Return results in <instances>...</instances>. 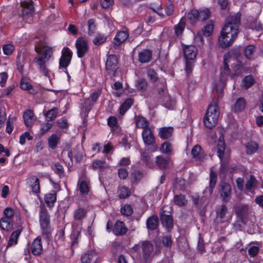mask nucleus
<instances>
[{"mask_svg":"<svg viewBox=\"0 0 263 263\" xmlns=\"http://www.w3.org/2000/svg\"><path fill=\"white\" fill-rule=\"evenodd\" d=\"M147 75L153 82H156L158 79L157 72L153 68H149L147 70Z\"/></svg>","mask_w":263,"mask_h":263,"instance_id":"nucleus-62","label":"nucleus"},{"mask_svg":"<svg viewBox=\"0 0 263 263\" xmlns=\"http://www.w3.org/2000/svg\"><path fill=\"white\" fill-rule=\"evenodd\" d=\"M218 104V99H213L212 103L209 105L203 118L204 125L209 129L214 127L218 122L219 116Z\"/></svg>","mask_w":263,"mask_h":263,"instance_id":"nucleus-3","label":"nucleus"},{"mask_svg":"<svg viewBox=\"0 0 263 263\" xmlns=\"http://www.w3.org/2000/svg\"><path fill=\"white\" fill-rule=\"evenodd\" d=\"M143 174L142 171H135L130 174V180L132 183H138L143 178Z\"/></svg>","mask_w":263,"mask_h":263,"instance_id":"nucleus-49","label":"nucleus"},{"mask_svg":"<svg viewBox=\"0 0 263 263\" xmlns=\"http://www.w3.org/2000/svg\"><path fill=\"white\" fill-rule=\"evenodd\" d=\"M159 226V218L156 214L149 217L146 220L147 228L151 230H156Z\"/></svg>","mask_w":263,"mask_h":263,"instance_id":"nucleus-26","label":"nucleus"},{"mask_svg":"<svg viewBox=\"0 0 263 263\" xmlns=\"http://www.w3.org/2000/svg\"><path fill=\"white\" fill-rule=\"evenodd\" d=\"M20 86L22 89L27 90L30 93L34 94L35 93V91L33 88L32 86L24 78L21 79Z\"/></svg>","mask_w":263,"mask_h":263,"instance_id":"nucleus-46","label":"nucleus"},{"mask_svg":"<svg viewBox=\"0 0 263 263\" xmlns=\"http://www.w3.org/2000/svg\"><path fill=\"white\" fill-rule=\"evenodd\" d=\"M128 231L124 222L120 220H117L112 229L113 233L116 236L123 235Z\"/></svg>","mask_w":263,"mask_h":263,"instance_id":"nucleus-16","label":"nucleus"},{"mask_svg":"<svg viewBox=\"0 0 263 263\" xmlns=\"http://www.w3.org/2000/svg\"><path fill=\"white\" fill-rule=\"evenodd\" d=\"M246 152L248 155L254 154L258 149V144L254 141H250L246 144Z\"/></svg>","mask_w":263,"mask_h":263,"instance_id":"nucleus-38","label":"nucleus"},{"mask_svg":"<svg viewBox=\"0 0 263 263\" xmlns=\"http://www.w3.org/2000/svg\"><path fill=\"white\" fill-rule=\"evenodd\" d=\"M60 135L52 134L47 139L49 147L52 149H56L58 144H60Z\"/></svg>","mask_w":263,"mask_h":263,"instance_id":"nucleus-29","label":"nucleus"},{"mask_svg":"<svg viewBox=\"0 0 263 263\" xmlns=\"http://www.w3.org/2000/svg\"><path fill=\"white\" fill-rule=\"evenodd\" d=\"M108 166V164L105 161L99 159L95 160L91 164V167L93 170H98L100 172L103 171Z\"/></svg>","mask_w":263,"mask_h":263,"instance_id":"nucleus-32","label":"nucleus"},{"mask_svg":"<svg viewBox=\"0 0 263 263\" xmlns=\"http://www.w3.org/2000/svg\"><path fill=\"white\" fill-rule=\"evenodd\" d=\"M174 201L179 206H185L187 204V200L185 196L182 194L176 195L174 197Z\"/></svg>","mask_w":263,"mask_h":263,"instance_id":"nucleus-44","label":"nucleus"},{"mask_svg":"<svg viewBox=\"0 0 263 263\" xmlns=\"http://www.w3.org/2000/svg\"><path fill=\"white\" fill-rule=\"evenodd\" d=\"M136 86L138 91L144 92L147 90L148 84L146 79H141L137 81Z\"/></svg>","mask_w":263,"mask_h":263,"instance_id":"nucleus-41","label":"nucleus"},{"mask_svg":"<svg viewBox=\"0 0 263 263\" xmlns=\"http://www.w3.org/2000/svg\"><path fill=\"white\" fill-rule=\"evenodd\" d=\"M118 59L115 54L108 55L105 63V70L107 74L111 77H115L116 76L118 69Z\"/></svg>","mask_w":263,"mask_h":263,"instance_id":"nucleus-4","label":"nucleus"},{"mask_svg":"<svg viewBox=\"0 0 263 263\" xmlns=\"http://www.w3.org/2000/svg\"><path fill=\"white\" fill-rule=\"evenodd\" d=\"M96 25L95 20L93 18L89 19L88 21V34L91 36L93 34L96 30Z\"/></svg>","mask_w":263,"mask_h":263,"instance_id":"nucleus-58","label":"nucleus"},{"mask_svg":"<svg viewBox=\"0 0 263 263\" xmlns=\"http://www.w3.org/2000/svg\"><path fill=\"white\" fill-rule=\"evenodd\" d=\"M23 119L24 123L27 127H31L36 120L34 112L31 109H28L24 112Z\"/></svg>","mask_w":263,"mask_h":263,"instance_id":"nucleus-23","label":"nucleus"},{"mask_svg":"<svg viewBox=\"0 0 263 263\" xmlns=\"http://www.w3.org/2000/svg\"><path fill=\"white\" fill-rule=\"evenodd\" d=\"M255 51V46L253 45H249L243 50V54L245 57L248 60L254 59L253 54Z\"/></svg>","mask_w":263,"mask_h":263,"instance_id":"nucleus-47","label":"nucleus"},{"mask_svg":"<svg viewBox=\"0 0 263 263\" xmlns=\"http://www.w3.org/2000/svg\"><path fill=\"white\" fill-rule=\"evenodd\" d=\"M174 129L171 127H164L159 128L158 136L162 140H166L172 137Z\"/></svg>","mask_w":263,"mask_h":263,"instance_id":"nucleus-27","label":"nucleus"},{"mask_svg":"<svg viewBox=\"0 0 263 263\" xmlns=\"http://www.w3.org/2000/svg\"><path fill=\"white\" fill-rule=\"evenodd\" d=\"M257 181L253 175H250L245 184V188L247 191L252 192L256 188Z\"/></svg>","mask_w":263,"mask_h":263,"instance_id":"nucleus-33","label":"nucleus"},{"mask_svg":"<svg viewBox=\"0 0 263 263\" xmlns=\"http://www.w3.org/2000/svg\"><path fill=\"white\" fill-rule=\"evenodd\" d=\"M155 162L159 168L165 169L168 164L169 159L165 158L161 155L158 156L156 157Z\"/></svg>","mask_w":263,"mask_h":263,"instance_id":"nucleus-40","label":"nucleus"},{"mask_svg":"<svg viewBox=\"0 0 263 263\" xmlns=\"http://www.w3.org/2000/svg\"><path fill=\"white\" fill-rule=\"evenodd\" d=\"M158 98L162 101H168L170 100V96L168 94L167 90L164 83H162V87L158 89Z\"/></svg>","mask_w":263,"mask_h":263,"instance_id":"nucleus-31","label":"nucleus"},{"mask_svg":"<svg viewBox=\"0 0 263 263\" xmlns=\"http://www.w3.org/2000/svg\"><path fill=\"white\" fill-rule=\"evenodd\" d=\"M27 182L33 194L37 195L40 193V182L36 176L32 175L29 177L27 179Z\"/></svg>","mask_w":263,"mask_h":263,"instance_id":"nucleus-13","label":"nucleus"},{"mask_svg":"<svg viewBox=\"0 0 263 263\" xmlns=\"http://www.w3.org/2000/svg\"><path fill=\"white\" fill-rule=\"evenodd\" d=\"M183 53L185 60H195L197 53V49L195 46L186 45L183 48Z\"/></svg>","mask_w":263,"mask_h":263,"instance_id":"nucleus-15","label":"nucleus"},{"mask_svg":"<svg viewBox=\"0 0 263 263\" xmlns=\"http://www.w3.org/2000/svg\"><path fill=\"white\" fill-rule=\"evenodd\" d=\"M132 251L137 253V257L139 258L141 263H149L152 259L154 246L149 241H142L135 245Z\"/></svg>","mask_w":263,"mask_h":263,"instance_id":"nucleus-2","label":"nucleus"},{"mask_svg":"<svg viewBox=\"0 0 263 263\" xmlns=\"http://www.w3.org/2000/svg\"><path fill=\"white\" fill-rule=\"evenodd\" d=\"M199 21H204L210 16V11L208 9L199 11Z\"/></svg>","mask_w":263,"mask_h":263,"instance_id":"nucleus-63","label":"nucleus"},{"mask_svg":"<svg viewBox=\"0 0 263 263\" xmlns=\"http://www.w3.org/2000/svg\"><path fill=\"white\" fill-rule=\"evenodd\" d=\"M87 211L85 208L79 207L74 212L73 217L76 220L82 221L87 215Z\"/></svg>","mask_w":263,"mask_h":263,"instance_id":"nucleus-35","label":"nucleus"},{"mask_svg":"<svg viewBox=\"0 0 263 263\" xmlns=\"http://www.w3.org/2000/svg\"><path fill=\"white\" fill-rule=\"evenodd\" d=\"M134 103V99L129 98L127 99L121 105L120 108V114L123 115L130 108Z\"/></svg>","mask_w":263,"mask_h":263,"instance_id":"nucleus-45","label":"nucleus"},{"mask_svg":"<svg viewBox=\"0 0 263 263\" xmlns=\"http://www.w3.org/2000/svg\"><path fill=\"white\" fill-rule=\"evenodd\" d=\"M59 111V109L57 107L48 110L44 114L45 117L47 118V121L48 122L54 121L58 117Z\"/></svg>","mask_w":263,"mask_h":263,"instance_id":"nucleus-36","label":"nucleus"},{"mask_svg":"<svg viewBox=\"0 0 263 263\" xmlns=\"http://www.w3.org/2000/svg\"><path fill=\"white\" fill-rule=\"evenodd\" d=\"M213 25L210 24L206 25L204 27L203 30H202V32L199 31L197 32L196 35V39L199 40L200 41H202V34H203L204 35L206 36H210L213 30Z\"/></svg>","mask_w":263,"mask_h":263,"instance_id":"nucleus-30","label":"nucleus"},{"mask_svg":"<svg viewBox=\"0 0 263 263\" xmlns=\"http://www.w3.org/2000/svg\"><path fill=\"white\" fill-rule=\"evenodd\" d=\"M135 122L137 128H142L143 130L149 128L148 121L143 117L140 116H135Z\"/></svg>","mask_w":263,"mask_h":263,"instance_id":"nucleus-28","label":"nucleus"},{"mask_svg":"<svg viewBox=\"0 0 263 263\" xmlns=\"http://www.w3.org/2000/svg\"><path fill=\"white\" fill-rule=\"evenodd\" d=\"M12 222V220L3 217L0 220V228L3 230L9 231L11 229Z\"/></svg>","mask_w":263,"mask_h":263,"instance_id":"nucleus-53","label":"nucleus"},{"mask_svg":"<svg viewBox=\"0 0 263 263\" xmlns=\"http://www.w3.org/2000/svg\"><path fill=\"white\" fill-rule=\"evenodd\" d=\"M218 192L223 202H229L232 197L231 185L225 181H220L218 184Z\"/></svg>","mask_w":263,"mask_h":263,"instance_id":"nucleus-5","label":"nucleus"},{"mask_svg":"<svg viewBox=\"0 0 263 263\" xmlns=\"http://www.w3.org/2000/svg\"><path fill=\"white\" fill-rule=\"evenodd\" d=\"M173 147L172 144L168 141L164 142L160 147V151L163 154L170 156L172 154Z\"/></svg>","mask_w":263,"mask_h":263,"instance_id":"nucleus-34","label":"nucleus"},{"mask_svg":"<svg viewBox=\"0 0 263 263\" xmlns=\"http://www.w3.org/2000/svg\"><path fill=\"white\" fill-rule=\"evenodd\" d=\"M118 197L120 199H125L131 195V192L128 187L125 186H122L118 188Z\"/></svg>","mask_w":263,"mask_h":263,"instance_id":"nucleus-43","label":"nucleus"},{"mask_svg":"<svg viewBox=\"0 0 263 263\" xmlns=\"http://www.w3.org/2000/svg\"><path fill=\"white\" fill-rule=\"evenodd\" d=\"M31 252L34 256H40L43 252L42 239L40 236L36 237L30 246Z\"/></svg>","mask_w":263,"mask_h":263,"instance_id":"nucleus-14","label":"nucleus"},{"mask_svg":"<svg viewBox=\"0 0 263 263\" xmlns=\"http://www.w3.org/2000/svg\"><path fill=\"white\" fill-rule=\"evenodd\" d=\"M142 138L145 145L153 147V152L156 151L158 149V147L156 143V138L150 128L143 130Z\"/></svg>","mask_w":263,"mask_h":263,"instance_id":"nucleus-8","label":"nucleus"},{"mask_svg":"<svg viewBox=\"0 0 263 263\" xmlns=\"http://www.w3.org/2000/svg\"><path fill=\"white\" fill-rule=\"evenodd\" d=\"M23 229L22 226L20 225L17 227V229L11 233L7 245V248L15 246L17 243L18 239Z\"/></svg>","mask_w":263,"mask_h":263,"instance_id":"nucleus-18","label":"nucleus"},{"mask_svg":"<svg viewBox=\"0 0 263 263\" xmlns=\"http://www.w3.org/2000/svg\"><path fill=\"white\" fill-rule=\"evenodd\" d=\"M241 13L238 12L227 17L218 38L220 46L226 48L231 46L238 36Z\"/></svg>","mask_w":263,"mask_h":263,"instance_id":"nucleus-1","label":"nucleus"},{"mask_svg":"<svg viewBox=\"0 0 263 263\" xmlns=\"http://www.w3.org/2000/svg\"><path fill=\"white\" fill-rule=\"evenodd\" d=\"M120 211L122 215L128 216L133 213V209L130 204H125L121 207Z\"/></svg>","mask_w":263,"mask_h":263,"instance_id":"nucleus-57","label":"nucleus"},{"mask_svg":"<svg viewBox=\"0 0 263 263\" xmlns=\"http://www.w3.org/2000/svg\"><path fill=\"white\" fill-rule=\"evenodd\" d=\"M22 7L21 12L19 13V15L24 19L26 17H32L34 12V7L32 2L30 0L29 1H23L21 3Z\"/></svg>","mask_w":263,"mask_h":263,"instance_id":"nucleus-11","label":"nucleus"},{"mask_svg":"<svg viewBox=\"0 0 263 263\" xmlns=\"http://www.w3.org/2000/svg\"><path fill=\"white\" fill-rule=\"evenodd\" d=\"M231 74V70L229 68L228 59L224 58L223 62V65L220 68V81L222 83L226 82L228 77Z\"/></svg>","mask_w":263,"mask_h":263,"instance_id":"nucleus-19","label":"nucleus"},{"mask_svg":"<svg viewBox=\"0 0 263 263\" xmlns=\"http://www.w3.org/2000/svg\"><path fill=\"white\" fill-rule=\"evenodd\" d=\"M246 106V101L245 98H238L234 105V111L235 112H240L243 110Z\"/></svg>","mask_w":263,"mask_h":263,"instance_id":"nucleus-37","label":"nucleus"},{"mask_svg":"<svg viewBox=\"0 0 263 263\" xmlns=\"http://www.w3.org/2000/svg\"><path fill=\"white\" fill-rule=\"evenodd\" d=\"M40 225L50 224V215L44 205L40 208Z\"/></svg>","mask_w":263,"mask_h":263,"instance_id":"nucleus-24","label":"nucleus"},{"mask_svg":"<svg viewBox=\"0 0 263 263\" xmlns=\"http://www.w3.org/2000/svg\"><path fill=\"white\" fill-rule=\"evenodd\" d=\"M243 81L244 83V86L247 89L251 87L255 83V80L251 75L245 77Z\"/></svg>","mask_w":263,"mask_h":263,"instance_id":"nucleus-61","label":"nucleus"},{"mask_svg":"<svg viewBox=\"0 0 263 263\" xmlns=\"http://www.w3.org/2000/svg\"><path fill=\"white\" fill-rule=\"evenodd\" d=\"M107 124L111 128V130H115L118 127L117 118L115 116L109 117L107 119Z\"/></svg>","mask_w":263,"mask_h":263,"instance_id":"nucleus-56","label":"nucleus"},{"mask_svg":"<svg viewBox=\"0 0 263 263\" xmlns=\"http://www.w3.org/2000/svg\"><path fill=\"white\" fill-rule=\"evenodd\" d=\"M3 214L4 218H6V219H9L10 220H12L14 215V212L13 209L11 208H6L3 212Z\"/></svg>","mask_w":263,"mask_h":263,"instance_id":"nucleus-64","label":"nucleus"},{"mask_svg":"<svg viewBox=\"0 0 263 263\" xmlns=\"http://www.w3.org/2000/svg\"><path fill=\"white\" fill-rule=\"evenodd\" d=\"M228 208L225 204H222L221 207L216 211V216L217 218H220L222 222L226 221V215L228 213Z\"/></svg>","mask_w":263,"mask_h":263,"instance_id":"nucleus-42","label":"nucleus"},{"mask_svg":"<svg viewBox=\"0 0 263 263\" xmlns=\"http://www.w3.org/2000/svg\"><path fill=\"white\" fill-rule=\"evenodd\" d=\"M77 187L81 196L85 197L90 192L89 181L86 180H79L78 182Z\"/></svg>","mask_w":263,"mask_h":263,"instance_id":"nucleus-22","label":"nucleus"},{"mask_svg":"<svg viewBox=\"0 0 263 263\" xmlns=\"http://www.w3.org/2000/svg\"><path fill=\"white\" fill-rule=\"evenodd\" d=\"M34 63L37 65V68L39 69L40 73L45 76H48L49 70L46 66V63L48 62L45 60H43L41 57H35L33 60Z\"/></svg>","mask_w":263,"mask_h":263,"instance_id":"nucleus-17","label":"nucleus"},{"mask_svg":"<svg viewBox=\"0 0 263 263\" xmlns=\"http://www.w3.org/2000/svg\"><path fill=\"white\" fill-rule=\"evenodd\" d=\"M142 160L145 163L146 165L151 168L153 166V163L151 160V155L148 152H143L141 154Z\"/></svg>","mask_w":263,"mask_h":263,"instance_id":"nucleus-54","label":"nucleus"},{"mask_svg":"<svg viewBox=\"0 0 263 263\" xmlns=\"http://www.w3.org/2000/svg\"><path fill=\"white\" fill-rule=\"evenodd\" d=\"M129 36V32L127 30L119 31L117 32L111 43L110 49L114 51L120 49L121 45L124 43Z\"/></svg>","mask_w":263,"mask_h":263,"instance_id":"nucleus-6","label":"nucleus"},{"mask_svg":"<svg viewBox=\"0 0 263 263\" xmlns=\"http://www.w3.org/2000/svg\"><path fill=\"white\" fill-rule=\"evenodd\" d=\"M153 57V51L149 49H144L138 54V61L141 63L149 62Z\"/></svg>","mask_w":263,"mask_h":263,"instance_id":"nucleus-20","label":"nucleus"},{"mask_svg":"<svg viewBox=\"0 0 263 263\" xmlns=\"http://www.w3.org/2000/svg\"><path fill=\"white\" fill-rule=\"evenodd\" d=\"M57 194L55 191H51L45 195L44 201L48 208H52L54 206L57 201Z\"/></svg>","mask_w":263,"mask_h":263,"instance_id":"nucleus-25","label":"nucleus"},{"mask_svg":"<svg viewBox=\"0 0 263 263\" xmlns=\"http://www.w3.org/2000/svg\"><path fill=\"white\" fill-rule=\"evenodd\" d=\"M185 25V18L184 17H182L179 22L174 26L175 33L177 36L181 35L182 34Z\"/></svg>","mask_w":263,"mask_h":263,"instance_id":"nucleus-39","label":"nucleus"},{"mask_svg":"<svg viewBox=\"0 0 263 263\" xmlns=\"http://www.w3.org/2000/svg\"><path fill=\"white\" fill-rule=\"evenodd\" d=\"M199 11L196 9L191 10L187 14V17L191 24H195L199 21Z\"/></svg>","mask_w":263,"mask_h":263,"instance_id":"nucleus-50","label":"nucleus"},{"mask_svg":"<svg viewBox=\"0 0 263 263\" xmlns=\"http://www.w3.org/2000/svg\"><path fill=\"white\" fill-rule=\"evenodd\" d=\"M217 180V173L211 168L210 173L209 185L205 190V192L208 193L210 195H212L215 187Z\"/></svg>","mask_w":263,"mask_h":263,"instance_id":"nucleus-21","label":"nucleus"},{"mask_svg":"<svg viewBox=\"0 0 263 263\" xmlns=\"http://www.w3.org/2000/svg\"><path fill=\"white\" fill-rule=\"evenodd\" d=\"M75 46L78 57L80 58L84 57L89 50L88 41L82 36L77 39Z\"/></svg>","mask_w":263,"mask_h":263,"instance_id":"nucleus-7","label":"nucleus"},{"mask_svg":"<svg viewBox=\"0 0 263 263\" xmlns=\"http://www.w3.org/2000/svg\"><path fill=\"white\" fill-rule=\"evenodd\" d=\"M248 207L246 205H240L237 207L235 210V213L237 215V217L246 218V216L248 214Z\"/></svg>","mask_w":263,"mask_h":263,"instance_id":"nucleus-48","label":"nucleus"},{"mask_svg":"<svg viewBox=\"0 0 263 263\" xmlns=\"http://www.w3.org/2000/svg\"><path fill=\"white\" fill-rule=\"evenodd\" d=\"M160 217L161 223L163 227L170 232L174 227V219L173 216L170 212H166L164 208L161 209Z\"/></svg>","mask_w":263,"mask_h":263,"instance_id":"nucleus-9","label":"nucleus"},{"mask_svg":"<svg viewBox=\"0 0 263 263\" xmlns=\"http://www.w3.org/2000/svg\"><path fill=\"white\" fill-rule=\"evenodd\" d=\"M40 226L42 230V235L44 236L46 239L50 238L51 234V229L50 224Z\"/></svg>","mask_w":263,"mask_h":263,"instance_id":"nucleus-59","label":"nucleus"},{"mask_svg":"<svg viewBox=\"0 0 263 263\" xmlns=\"http://www.w3.org/2000/svg\"><path fill=\"white\" fill-rule=\"evenodd\" d=\"M162 243L167 248H171L173 244V240L171 235H166L163 236L161 239Z\"/></svg>","mask_w":263,"mask_h":263,"instance_id":"nucleus-60","label":"nucleus"},{"mask_svg":"<svg viewBox=\"0 0 263 263\" xmlns=\"http://www.w3.org/2000/svg\"><path fill=\"white\" fill-rule=\"evenodd\" d=\"M106 40V35L104 34L98 33L92 40V43L96 46H99L105 43Z\"/></svg>","mask_w":263,"mask_h":263,"instance_id":"nucleus-51","label":"nucleus"},{"mask_svg":"<svg viewBox=\"0 0 263 263\" xmlns=\"http://www.w3.org/2000/svg\"><path fill=\"white\" fill-rule=\"evenodd\" d=\"M35 51L39 55L36 57H41L43 60L48 61L53 54V49L51 47L39 43L35 45Z\"/></svg>","mask_w":263,"mask_h":263,"instance_id":"nucleus-10","label":"nucleus"},{"mask_svg":"<svg viewBox=\"0 0 263 263\" xmlns=\"http://www.w3.org/2000/svg\"><path fill=\"white\" fill-rule=\"evenodd\" d=\"M191 155L194 161L199 162H203L206 156L204 150L199 144H196L193 147Z\"/></svg>","mask_w":263,"mask_h":263,"instance_id":"nucleus-12","label":"nucleus"},{"mask_svg":"<svg viewBox=\"0 0 263 263\" xmlns=\"http://www.w3.org/2000/svg\"><path fill=\"white\" fill-rule=\"evenodd\" d=\"M93 256V252L92 251H88L87 252L83 254L81 257V260L82 263L90 262Z\"/></svg>","mask_w":263,"mask_h":263,"instance_id":"nucleus-55","label":"nucleus"},{"mask_svg":"<svg viewBox=\"0 0 263 263\" xmlns=\"http://www.w3.org/2000/svg\"><path fill=\"white\" fill-rule=\"evenodd\" d=\"M217 155L221 159L224 155L226 144L223 140H219L217 142Z\"/></svg>","mask_w":263,"mask_h":263,"instance_id":"nucleus-52","label":"nucleus"}]
</instances>
